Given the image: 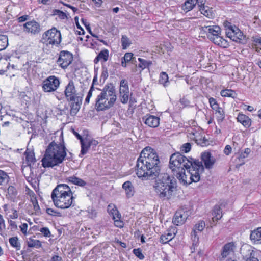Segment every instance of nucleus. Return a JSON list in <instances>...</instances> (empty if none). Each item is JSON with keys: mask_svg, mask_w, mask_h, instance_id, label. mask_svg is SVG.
Segmentation results:
<instances>
[{"mask_svg": "<svg viewBox=\"0 0 261 261\" xmlns=\"http://www.w3.org/2000/svg\"><path fill=\"white\" fill-rule=\"evenodd\" d=\"M160 160L155 151L150 147L144 148L137 159L136 172L142 179H154L160 172Z\"/></svg>", "mask_w": 261, "mask_h": 261, "instance_id": "nucleus-1", "label": "nucleus"}, {"mask_svg": "<svg viewBox=\"0 0 261 261\" xmlns=\"http://www.w3.org/2000/svg\"><path fill=\"white\" fill-rule=\"evenodd\" d=\"M93 93L97 94L95 108L97 111H105L113 107L117 99L116 90L112 84H107L102 89L95 88L91 86L85 98V105L89 103Z\"/></svg>", "mask_w": 261, "mask_h": 261, "instance_id": "nucleus-2", "label": "nucleus"}, {"mask_svg": "<svg viewBox=\"0 0 261 261\" xmlns=\"http://www.w3.org/2000/svg\"><path fill=\"white\" fill-rule=\"evenodd\" d=\"M64 144L51 142L47 146L44 157L42 159L44 168L59 166L65 160L67 153Z\"/></svg>", "mask_w": 261, "mask_h": 261, "instance_id": "nucleus-3", "label": "nucleus"}, {"mask_svg": "<svg viewBox=\"0 0 261 261\" xmlns=\"http://www.w3.org/2000/svg\"><path fill=\"white\" fill-rule=\"evenodd\" d=\"M51 197L54 205L61 209L71 206L74 197L70 188L67 184H59L52 191Z\"/></svg>", "mask_w": 261, "mask_h": 261, "instance_id": "nucleus-4", "label": "nucleus"}, {"mask_svg": "<svg viewBox=\"0 0 261 261\" xmlns=\"http://www.w3.org/2000/svg\"><path fill=\"white\" fill-rule=\"evenodd\" d=\"M154 188L155 192L161 198L169 199L176 188V180L167 173H159Z\"/></svg>", "mask_w": 261, "mask_h": 261, "instance_id": "nucleus-5", "label": "nucleus"}, {"mask_svg": "<svg viewBox=\"0 0 261 261\" xmlns=\"http://www.w3.org/2000/svg\"><path fill=\"white\" fill-rule=\"evenodd\" d=\"M201 31L205 33L207 38L214 43L222 48L228 47L227 40L220 36L221 28L218 25H203L201 27Z\"/></svg>", "mask_w": 261, "mask_h": 261, "instance_id": "nucleus-6", "label": "nucleus"}, {"mask_svg": "<svg viewBox=\"0 0 261 261\" xmlns=\"http://www.w3.org/2000/svg\"><path fill=\"white\" fill-rule=\"evenodd\" d=\"M193 160L191 158H187L179 152H175L170 156L169 167L173 174L176 173L179 174L180 170V173H182L183 168L188 169L189 166L192 165L191 162Z\"/></svg>", "mask_w": 261, "mask_h": 261, "instance_id": "nucleus-7", "label": "nucleus"}, {"mask_svg": "<svg viewBox=\"0 0 261 261\" xmlns=\"http://www.w3.org/2000/svg\"><path fill=\"white\" fill-rule=\"evenodd\" d=\"M61 39L60 31L55 28H53L43 34L41 41L44 44L46 45V47L53 48L54 46L59 47Z\"/></svg>", "mask_w": 261, "mask_h": 261, "instance_id": "nucleus-8", "label": "nucleus"}, {"mask_svg": "<svg viewBox=\"0 0 261 261\" xmlns=\"http://www.w3.org/2000/svg\"><path fill=\"white\" fill-rule=\"evenodd\" d=\"M191 163L192 165H190L188 169H186L189 176V179H187L184 176L185 179L182 178V181L184 182H197L199 181L200 179V174L204 171V168L202 162L193 159Z\"/></svg>", "mask_w": 261, "mask_h": 261, "instance_id": "nucleus-9", "label": "nucleus"}, {"mask_svg": "<svg viewBox=\"0 0 261 261\" xmlns=\"http://www.w3.org/2000/svg\"><path fill=\"white\" fill-rule=\"evenodd\" d=\"M226 35L233 41L245 44L247 42L248 38L236 26L230 25L226 29Z\"/></svg>", "mask_w": 261, "mask_h": 261, "instance_id": "nucleus-10", "label": "nucleus"}, {"mask_svg": "<svg viewBox=\"0 0 261 261\" xmlns=\"http://www.w3.org/2000/svg\"><path fill=\"white\" fill-rule=\"evenodd\" d=\"M60 81L55 76H49L45 79L42 84V88L44 92H50L55 91L59 86Z\"/></svg>", "mask_w": 261, "mask_h": 261, "instance_id": "nucleus-11", "label": "nucleus"}, {"mask_svg": "<svg viewBox=\"0 0 261 261\" xmlns=\"http://www.w3.org/2000/svg\"><path fill=\"white\" fill-rule=\"evenodd\" d=\"M65 97L68 101L75 99L81 98V95L77 92L75 89L74 83L73 81H70L68 84L66 86L64 90Z\"/></svg>", "mask_w": 261, "mask_h": 261, "instance_id": "nucleus-12", "label": "nucleus"}, {"mask_svg": "<svg viewBox=\"0 0 261 261\" xmlns=\"http://www.w3.org/2000/svg\"><path fill=\"white\" fill-rule=\"evenodd\" d=\"M129 93V87L127 81L125 79L121 80L119 88V99L122 103L125 104L127 102Z\"/></svg>", "mask_w": 261, "mask_h": 261, "instance_id": "nucleus-13", "label": "nucleus"}, {"mask_svg": "<svg viewBox=\"0 0 261 261\" xmlns=\"http://www.w3.org/2000/svg\"><path fill=\"white\" fill-rule=\"evenodd\" d=\"M72 60V54L67 50H63L60 52L57 62L62 68L65 69L71 63Z\"/></svg>", "mask_w": 261, "mask_h": 261, "instance_id": "nucleus-14", "label": "nucleus"}, {"mask_svg": "<svg viewBox=\"0 0 261 261\" xmlns=\"http://www.w3.org/2000/svg\"><path fill=\"white\" fill-rule=\"evenodd\" d=\"M23 28L24 32L32 35L37 34L41 30L40 23L34 20L25 22Z\"/></svg>", "mask_w": 261, "mask_h": 261, "instance_id": "nucleus-15", "label": "nucleus"}, {"mask_svg": "<svg viewBox=\"0 0 261 261\" xmlns=\"http://www.w3.org/2000/svg\"><path fill=\"white\" fill-rule=\"evenodd\" d=\"M98 144V142L97 140L92 139L88 136L85 137V141L84 143H82L79 156L81 157L82 155L85 154L88 152L90 147H92L94 148L96 147Z\"/></svg>", "mask_w": 261, "mask_h": 261, "instance_id": "nucleus-16", "label": "nucleus"}, {"mask_svg": "<svg viewBox=\"0 0 261 261\" xmlns=\"http://www.w3.org/2000/svg\"><path fill=\"white\" fill-rule=\"evenodd\" d=\"M201 156L206 169H211L216 162L215 158L212 156L210 152H204Z\"/></svg>", "mask_w": 261, "mask_h": 261, "instance_id": "nucleus-17", "label": "nucleus"}, {"mask_svg": "<svg viewBox=\"0 0 261 261\" xmlns=\"http://www.w3.org/2000/svg\"><path fill=\"white\" fill-rule=\"evenodd\" d=\"M236 248V245L234 242H229L225 244L221 249V257L222 258L227 257L230 254L234 252Z\"/></svg>", "mask_w": 261, "mask_h": 261, "instance_id": "nucleus-18", "label": "nucleus"}, {"mask_svg": "<svg viewBox=\"0 0 261 261\" xmlns=\"http://www.w3.org/2000/svg\"><path fill=\"white\" fill-rule=\"evenodd\" d=\"M144 123L150 127H156L160 124V118L158 117L147 115L143 118Z\"/></svg>", "mask_w": 261, "mask_h": 261, "instance_id": "nucleus-19", "label": "nucleus"}, {"mask_svg": "<svg viewBox=\"0 0 261 261\" xmlns=\"http://www.w3.org/2000/svg\"><path fill=\"white\" fill-rule=\"evenodd\" d=\"M205 226V222L203 221H199L196 223L191 233V237L194 243H197L198 241V237L197 235V232H201Z\"/></svg>", "mask_w": 261, "mask_h": 261, "instance_id": "nucleus-20", "label": "nucleus"}, {"mask_svg": "<svg viewBox=\"0 0 261 261\" xmlns=\"http://www.w3.org/2000/svg\"><path fill=\"white\" fill-rule=\"evenodd\" d=\"M187 218V214L183 211H177L173 219V223L176 225L183 224Z\"/></svg>", "mask_w": 261, "mask_h": 261, "instance_id": "nucleus-21", "label": "nucleus"}, {"mask_svg": "<svg viewBox=\"0 0 261 261\" xmlns=\"http://www.w3.org/2000/svg\"><path fill=\"white\" fill-rule=\"evenodd\" d=\"M65 181L68 184H72L81 187H84L88 185V184L84 180L75 176V175L67 177Z\"/></svg>", "mask_w": 261, "mask_h": 261, "instance_id": "nucleus-22", "label": "nucleus"}, {"mask_svg": "<svg viewBox=\"0 0 261 261\" xmlns=\"http://www.w3.org/2000/svg\"><path fill=\"white\" fill-rule=\"evenodd\" d=\"M82 97L69 101L71 102L70 114L72 116L76 115L79 111L82 103Z\"/></svg>", "mask_w": 261, "mask_h": 261, "instance_id": "nucleus-23", "label": "nucleus"}, {"mask_svg": "<svg viewBox=\"0 0 261 261\" xmlns=\"http://www.w3.org/2000/svg\"><path fill=\"white\" fill-rule=\"evenodd\" d=\"M237 119L238 122L241 123L246 128H249L251 125V119L244 114L239 113Z\"/></svg>", "mask_w": 261, "mask_h": 261, "instance_id": "nucleus-24", "label": "nucleus"}, {"mask_svg": "<svg viewBox=\"0 0 261 261\" xmlns=\"http://www.w3.org/2000/svg\"><path fill=\"white\" fill-rule=\"evenodd\" d=\"M250 239L254 243L261 244V227L251 232Z\"/></svg>", "mask_w": 261, "mask_h": 261, "instance_id": "nucleus-25", "label": "nucleus"}, {"mask_svg": "<svg viewBox=\"0 0 261 261\" xmlns=\"http://www.w3.org/2000/svg\"><path fill=\"white\" fill-rule=\"evenodd\" d=\"M109 52L108 50H102L94 60L95 64H97L99 61L105 62L108 60Z\"/></svg>", "mask_w": 261, "mask_h": 261, "instance_id": "nucleus-26", "label": "nucleus"}, {"mask_svg": "<svg viewBox=\"0 0 261 261\" xmlns=\"http://www.w3.org/2000/svg\"><path fill=\"white\" fill-rule=\"evenodd\" d=\"M122 188L125 190L127 197L129 198L134 195V187L130 181H127L124 182L122 185Z\"/></svg>", "mask_w": 261, "mask_h": 261, "instance_id": "nucleus-27", "label": "nucleus"}, {"mask_svg": "<svg viewBox=\"0 0 261 261\" xmlns=\"http://www.w3.org/2000/svg\"><path fill=\"white\" fill-rule=\"evenodd\" d=\"M212 215L213 216L212 219L214 222L217 221L221 218L222 216V211L219 205H216L214 207Z\"/></svg>", "mask_w": 261, "mask_h": 261, "instance_id": "nucleus-28", "label": "nucleus"}, {"mask_svg": "<svg viewBox=\"0 0 261 261\" xmlns=\"http://www.w3.org/2000/svg\"><path fill=\"white\" fill-rule=\"evenodd\" d=\"M175 236V233H172L168 231L167 233L162 234L160 237V242L163 244H166L172 240Z\"/></svg>", "mask_w": 261, "mask_h": 261, "instance_id": "nucleus-29", "label": "nucleus"}, {"mask_svg": "<svg viewBox=\"0 0 261 261\" xmlns=\"http://www.w3.org/2000/svg\"><path fill=\"white\" fill-rule=\"evenodd\" d=\"M180 170L179 171V174H176V173H174V175L177 177V178L180 181L181 183H182L184 185L190 184L191 182H184L182 181V178L185 179L184 176H185L187 179H189V176L188 175V173H187V170L185 168H183L182 170V173H180Z\"/></svg>", "mask_w": 261, "mask_h": 261, "instance_id": "nucleus-30", "label": "nucleus"}, {"mask_svg": "<svg viewBox=\"0 0 261 261\" xmlns=\"http://www.w3.org/2000/svg\"><path fill=\"white\" fill-rule=\"evenodd\" d=\"M27 243L30 248H39L42 246L41 242L39 240L31 238L27 240Z\"/></svg>", "mask_w": 261, "mask_h": 261, "instance_id": "nucleus-31", "label": "nucleus"}, {"mask_svg": "<svg viewBox=\"0 0 261 261\" xmlns=\"http://www.w3.org/2000/svg\"><path fill=\"white\" fill-rule=\"evenodd\" d=\"M215 111V115L216 116L218 123L222 122L225 118V113L222 108H218L217 110H214Z\"/></svg>", "mask_w": 261, "mask_h": 261, "instance_id": "nucleus-32", "label": "nucleus"}, {"mask_svg": "<svg viewBox=\"0 0 261 261\" xmlns=\"http://www.w3.org/2000/svg\"><path fill=\"white\" fill-rule=\"evenodd\" d=\"M9 177L7 173L0 170V185L5 186L8 184L9 181Z\"/></svg>", "mask_w": 261, "mask_h": 261, "instance_id": "nucleus-33", "label": "nucleus"}, {"mask_svg": "<svg viewBox=\"0 0 261 261\" xmlns=\"http://www.w3.org/2000/svg\"><path fill=\"white\" fill-rule=\"evenodd\" d=\"M138 61L139 62L138 67L141 68L142 70H143L146 68H149V66L152 64L151 61H147L141 58H138Z\"/></svg>", "mask_w": 261, "mask_h": 261, "instance_id": "nucleus-34", "label": "nucleus"}, {"mask_svg": "<svg viewBox=\"0 0 261 261\" xmlns=\"http://www.w3.org/2000/svg\"><path fill=\"white\" fill-rule=\"evenodd\" d=\"M9 242L10 245L14 248H15L17 250H19L20 249V244L18 242V238L16 237H14L10 238L9 239Z\"/></svg>", "mask_w": 261, "mask_h": 261, "instance_id": "nucleus-35", "label": "nucleus"}, {"mask_svg": "<svg viewBox=\"0 0 261 261\" xmlns=\"http://www.w3.org/2000/svg\"><path fill=\"white\" fill-rule=\"evenodd\" d=\"M121 42L122 46V49H126L132 44L131 40L126 35H122L121 39Z\"/></svg>", "mask_w": 261, "mask_h": 261, "instance_id": "nucleus-36", "label": "nucleus"}, {"mask_svg": "<svg viewBox=\"0 0 261 261\" xmlns=\"http://www.w3.org/2000/svg\"><path fill=\"white\" fill-rule=\"evenodd\" d=\"M8 45V39L6 35H0V49H6Z\"/></svg>", "mask_w": 261, "mask_h": 261, "instance_id": "nucleus-37", "label": "nucleus"}, {"mask_svg": "<svg viewBox=\"0 0 261 261\" xmlns=\"http://www.w3.org/2000/svg\"><path fill=\"white\" fill-rule=\"evenodd\" d=\"M25 158L27 161L29 163H33L35 162V158L33 152L28 151L27 149L25 152Z\"/></svg>", "mask_w": 261, "mask_h": 261, "instance_id": "nucleus-38", "label": "nucleus"}, {"mask_svg": "<svg viewBox=\"0 0 261 261\" xmlns=\"http://www.w3.org/2000/svg\"><path fill=\"white\" fill-rule=\"evenodd\" d=\"M252 41L253 42V44L256 46V49H258V47H260L261 49V37L259 35H255L252 36Z\"/></svg>", "mask_w": 261, "mask_h": 261, "instance_id": "nucleus-39", "label": "nucleus"}, {"mask_svg": "<svg viewBox=\"0 0 261 261\" xmlns=\"http://www.w3.org/2000/svg\"><path fill=\"white\" fill-rule=\"evenodd\" d=\"M199 11L201 13L203 14L204 16L210 17L212 16V13L211 10L209 9V7L207 6H202L199 7Z\"/></svg>", "mask_w": 261, "mask_h": 261, "instance_id": "nucleus-40", "label": "nucleus"}, {"mask_svg": "<svg viewBox=\"0 0 261 261\" xmlns=\"http://www.w3.org/2000/svg\"><path fill=\"white\" fill-rule=\"evenodd\" d=\"M159 83L163 84L164 86H167V83L168 82V76L165 72H162L160 73Z\"/></svg>", "mask_w": 261, "mask_h": 261, "instance_id": "nucleus-41", "label": "nucleus"}, {"mask_svg": "<svg viewBox=\"0 0 261 261\" xmlns=\"http://www.w3.org/2000/svg\"><path fill=\"white\" fill-rule=\"evenodd\" d=\"M110 214L112 216L113 220L121 218V215L116 207H114L112 210H110Z\"/></svg>", "mask_w": 261, "mask_h": 261, "instance_id": "nucleus-42", "label": "nucleus"}, {"mask_svg": "<svg viewBox=\"0 0 261 261\" xmlns=\"http://www.w3.org/2000/svg\"><path fill=\"white\" fill-rule=\"evenodd\" d=\"M234 91L230 89L223 90L221 91V95L223 97H233Z\"/></svg>", "mask_w": 261, "mask_h": 261, "instance_id": "nucleus-43", "label": "nucleus"}, {"mask_svg": "<svg viewBox=\"0 0 261 261\" xmlns=\"http://www.w3.org/2000/svg\"><path fill=\"white\" fill-rule=\"evenodd\" d=\"M258 255L259 253L257 251L252 250L250 252V256L246 261H259L258 259Z\"/></svg>", "mask_w": 261, "mask_h": 261, "instance_id": "nucleus-44", "label": "nucleus"}, {"mask_svg": "<svg viewBox=\"0 0 261 261\" xmlns=\"http://www.w3.org/2000/svg\"><path fill=\"white\" fill-rule=\"evenodd\" d=\"M7 192L11 198H13L17 194V190L16 188L12 186H10L8 187L7 189Z\"/></svg>", "mask_w": 261, "mask_h": 261, "instance_id": "nucleus-45", "label": "nucleus"}, {"mask_svg": "<svg viewBox=\"0 0 261 261\" xmlns=\"http://www.w3.org/2000/svg\"><path fill=\"white\" fill-rule=\"evenodd\" d=\"M195 6L194 4H190L189 1H186L182 7V8L184 11L188 12L193 9Z\"/></svg>", "mask_w": 261, "mask_h": 261, "instance_id": "nucleus-46", "label": "nucleus"}, {"mask_svg": "<svg viewBox=\"0 0 261 261\" xmlns=\"http://www.w3.org/2000/svg\"><path fill=\"white\" fill-rule=\"evenodd\" d=\"M46 213L51 216H57V217H61V213L55 211V210L51 208H47L46 210Z\"/></svg>", "mask_w": 261, "mask_h": 261, "instance_id": "nucleus-47", "label": "nucleus"}, {"mask_svg": "<svg viewBox=\"0 0 261 261\" xmlns=\"http://www.w3.org/2000/svg\"><path fill=\"white\" fill-rule=\"evenodd\" d=\"M54 14L58 15V17L61 19H65L67 17L65 13H64L61 10L58 9H55L54 10Z\"/></svg>", "mask_w": 261, "mask_h": 261, "instance_id": "nucleus-48", "label": "nucleus"}, {"mask_svg": "<svg viewBox=\"0 0 261 261\" xmlns=\"http://www.w3.org/2000/svg\"><path fill=\"white\" fill-rule=\"evenodd\" d=\"M209 103L213 110H217L219 108L216 99L211 97L209 98Z\"/></svg>", "mask_w": 261, "mask_h": 261, "instance_id": "nucleus-49", "label": "nucleus"}, {"mask_svg": "<svg viewBox=\"0 0 261 261\" xmlns=\"http://www.w3.org/2000/svg\"><path fill=\"white\" fill-rule=\"evenodd\" d=\"M31 202L33 205L34 210L36 212H38L40 210V207L39 206L37 200L35 197L33 196L31 198Z\"/></svg>", "mask_w": 261, "mask_h": 261, "instance_id": "nucleus-50", "label": "nucleus"}, {"mask_svg": "<svg viewBox=\"0 0 261 261\" xmlns=\"http://www.w3.org/2000/svg\"><path fill=\"white\" fill-rule=\"evenodd\" d=\"M134 254L140 259H143L144 256L141 252V250L139 248L134 249L133 251Z\"/></svg>", "mask_w": 261, "mask_h": 261, "instance_id": "nucleus-51", "label": "nucleus"}, {"mask_svg": "<svg viewBox=\"0 0 261 261\" xmlns=\"http://www.w3.org/2000/svg\"><path fill=\"white\" fill-rule=\"evenodd\" d=\"M191 149V144L190 143L184 144L181 147V151L187 153L190 151Z\"/></svg>", "mask_w": 261, "mask_h": 261, "instance_id": "nucleus-52", "label": "nucleus"}, {"mask_svg": "<svg viewBox=\"0 0 261 261\" xmlns=\"http://www.w3.org/2000/svg\"><path fill=\"white\" fill-rule=\"evenodd\" d=\"M133 57V54L127 53L125 54L124 56L122 58V59L123 60L125 63H127L132 59Z\"/></svg>", "mask_w": 261, "mask_h": 261, "instance_id": "nucleus-53", "label": "nucleus"}, {"mask_svg": "<svg viewBox=\"0 0 261 261\" xmlns=\"http://www.w3.org/2000/svg\"><path fill=\"white\" fill-rule=\"evenodd\" d=\"M40 231L43 233L45 237H49L50 236V232L47 227L41 228Z\"/></svg>", "mask_w": 261, "mask_h": 261, "instance_id": "nucleus-54", "label": "nucleus"}, {"mask_svg": "<svg viewBox=\"0 0 261 261\" xmlns=\"http://www.w3.org/2000/svg\"><path fill=\"white\" fill-rule=\"evenodd\" d=\"M88 213L89 217L91 218H93L96 216V212L95 210L92 207L88 208Z\"/></svg>", "mask_w": 261, "mask_h": 261, "instance_id": "nucleus-55", "label": "nucleus"}, {"mask_svg": "<svg viewBox=\"0 0 261 261\" xmlns=\"http://www.w3.org/2000/svg\"><path fill=\"white\" fill-rule=\"evenodd\" d=\"M81 21L82 23L85 26L86 29L88 30L91 34H92L91 31V27L89 23L87 21V19L84 18L81 19Z\"/></svg>", "mask_w": 261, "mask_h": 261, "instance_id": "nucleus-56", "label": "nucleus"}, {"mask_svg": "<svg viewBox=\"0 0 261 261\" xmlns=\"http://www.w3.org/2000/svg\"><path fill=\"white\" fill-rule=\"evenodd\" d=\"M73 132L74 135L76 137V138L79 140H80L81 145L82 146V143H83L85 141V137H82L78 133H77L76 132H75L74 130H73Z\"/></svg>", "mask_w": 261, "mask_h": 261, "instance_id": "nucleus-57", "label": "nucleus"}, {"mask_svg": "<svg viewBox=\"0 0 261 261\" xmlns=\"http://www.w3.org/2000/svg\"><path fill=\"white\" fill-rule=\"evenodd\" d=\"M20 228L22 233L26 234L27 233L28 224L27 223L22 224L20 226Z\"/></svg>", "mask_w": 261, "mask_h": 261, "instance_id": "nucleus-58", "label": "nucleus"}, {"mask_svg": "<svg viewBox=\"0 0 261 261\" xmlns=\"http://www.w3.org/2000/svg\"><path fill=\"white\" fill-rule=\"evenodd\" d=\"M108 77V72L107 69L106 68H103L101 75V78H102L103 79V81H105L106 79H107Z\"/></svg>", "mask_w": 261, "mask_h": 261, "instance_id": "nucleus-59", "label": "nucleus"}, {"mask_svg": "<svg viewBox=\"0 0 261 261\" xmlns=\"http://www.w3.org/2000/svg\"><path fill=\"white\" fill-rule=\"evenodd\" d=\"M114 221L116 226L120 228L123 227V223L120 220V219H115Z\"/></svg>", "mask_w": 261, "mask_h": 261, "instance_id": "nucleus-60", "label": "nucleus"}, {"mask_svg": "<svg viewBox=\"0 0 261 261\" xmlns=\"http://www.w3.org/2000/svg\"><path fill=\"white\" fill-rule=\"evenodd\" d=\"M29 18L28 15H24L18 18L17 20L19 22H22L27 21Z\"/></svg>", "mask_w": 261, "mask_h": 261, "instance_id": "nucleus-61", "label": "nucleus"}, {"mask_svg": "<svg viewBox=\"0 0 261 261\" xmlns=\"http://www.w3.org/2000/svg\"><path fill=\"white\" fill-rule=\"evenodd\" d=\"M231 147L229 145H227L224 149V153L226 155H229L231 153Z\"/></svg>", "mask_w": 261, "mask_h": 261, "instance_id": "nucleus-62", "label": "nucleus"}, {"mask_svg": "<svg viewBox=\"0 0 261 261\" xmlns=\"http://www.w3.org/2000/svg\"><path fill=\"white\" fill-rule=\"evenodd\" d=\"M61 260L62 257L61 256L57 255H54L51 257L50 261H61Z\"/></svg>", "mask_w": 261, "mask_h": 261, "instance_id": "nucleus-63", "label": "nucleus"}, {"mask_svg": "<svg viewBox=\"0 0 261 261\" xmlns=\"http://www.w3.org/2000/svg\"><path fill=\"white\" fill-rule=\"evenodd\" d=\"M196 4H197L199 7L204 5L205 3V0H196Z\"/></svg>", "mask_w": 261, "mask_h": 261, "instance_id": "nucleus-64", "label": "nucleus"}]
</instances>
